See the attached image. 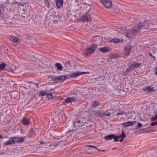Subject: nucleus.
Segmentation results:
<instances>
[{
  "label": "nucleus",
  "mask_w": 157,
  "mask_h": 157,
  "mask_svg": "<svg viewBox=\"0 0 157 157\" xmlns=\"http://www.w3.org/2000/svg\"><path fill=\"white\" fill-rule=\"evenodd\" d=\"M157 19L155 18L144 21V23H140L138 24L140 31L146 29L150 32H155L157 31Z\"/></svg>",
  "instance_id": "1"
},
{
  "label": "nucleus",
  "mask_w": 157,
  "mask_h": 157,
  "mask_svg": "<svg viewBox=\"0 0 157 157\" xmlns=\"http://www.w3.org/2000/svg\"><path fill=\"white\" fill-rule=\"evenodd\" d=\"M119 30V33H123L126 37L129 38L133 37L140 32L138 25L134 28L130 29L128 31H127L126 28L125 27H122Z\"/></svg>",
  "instance_id": "2"
},
{
  "label": "nucleus",
  "mask_w": 157,
  "mask_h": 157,
  "mask_svg": "<svg viewBox=\"0 0 157 157\" xmlns=\"http://www.w3.org/2000/svg\"><path fill=\"white\" fill-rule=\"evenodd\" d=\"M27 136L18 137L14 136L13 137H10L9 139L5 142V144L6 145L15 144L16 143L21 144L25 141V138Z\"/></svg>",
  "instance_id": "3"
},
{
  "label": "nucleus",
  "mask_w": 157,
  "mask_h": 157,
  "mask_svg": "<svg viewBox=\"0 0 157 157\" xmlns=\"http://www.w3.org/2000/svg\"><path fill=\"white\" fill-rule=\"evenodd\" d=\"M86 72H75L72 73L70 75H62L57 77L58 82H61L64 80L68 78H71L77 77L80 76L81 75L86 74Z\"/></svg>",
  "instance_id": "4"
},
{
  "label": "nucleus",
  "mask_w": 157,
  "mask_h": 157,
  "mask_svg": "<svg viewBox=\"0 0 157 157\" xmlns=\"http://www.w3.org/2000/svg\"><path fill=\"white\" fill-rule=\"evenodd\" d=\"M98 44L97 42H96L95 44H92L91 46L86 50L85 55L88 56L92 54L94 52L96 49L97 48Z\"/></svg>",
  "instance_id": "5"
},
{
  "label": "nucleus",
  "mask_w": 157,
  "mask_h": 157,
  "mask_svg": "<svg viewBox=\"0 0 157 157\" xmlns=\"http://www.w3.org/2000/svg\"><path fill=\"white\" fill-rule=\"evenodd\" d=\"M77 96L75 94H73V97L67 98L66 99L63 101V103L66 104L67 103H70L75 101H78L79 100L78 98H77Z\"/></svg>",
  "instance_id": "6"
},
{
  "label": "nucleus",
  "mask_w": 157,
  "mask_h": 157,
  "mask_svg": "<svg viewBox=\"0 0 157 157\" xmlns=\"http://www.w3.org/2000/svg\"><path fill=\"white\" fill-rule=\"evenodd\" d=\"M11 44L14 46H17L19 43V39L14 36H11L9 38Z\"/></svg>",
  "instance_id": "7"
},
{
  "label": "nucleus",
  "mask_w": 157,
  "mask_h": 157,
  "mask_svg": "<svg viewBox=\"0 0 157 157\" xmlns=\"http://www.w3.org/2000/svg\"><path fill=\"white\" fill-rule=\"evenodd\" d=\"M101 2L106 8H109L112 6V2L110 0H101Z\"/></svg>",
  "instance_id": "8"
},
{
  "label": "nucleus",
  "mask_w": 157,
  "mask_h": 157,
  "mask_svg": "<svg viewBox=\"0 0 157 157\" xmlns=\"http://www.w3.org/2000/svg\"><path fill=\"white\" fill-rule=\"evenodd\" d=\"M92 16L89 13H86L84 14L82 17V21H90L91 20Z\"/></svg>",
  "instance_id": "9"
},
{
  "label": "nucleus",
  "mask_w": 157,
  "mask_h": 157,
  "mask_svg": "<svg viewBox=\"0 0 157 157\" xmlns=\"http://www.w3.org/2000/svg\"><path fill=\"white\" fill-rule=\"evenodd\" d=\"M105 139L106 140H111L112 139H114V141L117 142L118 141V140L117 139V138L116 137V136L113 134H111L104 137Z\"/></svg>",
  "instance_id": "10"
},
{
  "label": "nucleus",
  "mask_w": 157,
  "mask_h": 157,
  "mask_svg": "<svg viewBox=\"0 0 157 157\" xmlns=\"http://www.w3.org/2000/svg\"><path fill=\"white\" fill-rule=\"evenodd\" d=\"M84 123L82 121L80 120H78L77 121H74L73 122V125L76 128H78L81 127L83 126Z\"/></svg>",
  "instance_id": "11"
},
{
  "label": "nucleus",
  "mask_w": 157,
  "mask_h": 157,
  "mask_svg": "<svg viewBox=\"0 0 157 157\" xmlns=\"http://www.w3.org/2000/svg\"><path fill=\"white\" fill-rule=\"evenodd\" d=\"M56 3L57 8H61L63 6V0H55Z\"/></svg>",
  "instance_id": "12"
},
{
  "label": "nucleus",
  "mask_w": 157,
  "mask_h": 157,
  "mask_svg": "<svg viewBox=\"0 0 157 157\" xmlns=\"http://www.w3.org/2000/svg\"><path fill=\"white\" fill-rule=\"evenodd\" d=\"M132 47L130 45H127L124 48L125 52L127 54V56H129L130 54V51Z\"/></svg>",
  "instance_id": "13"
},
{
  "label": "nucleus",
  "mask_w": 157,
  "mask_h": 157,
  "mask_svg": "<svg viewBox=\"0 0 157 157\" xmlns=\"http://www.w3.org/2000/svg\"><path fill=\"white\" fill-rule=\"evenodd\" d=\"M99 116L100 117H103L104 116H108L110 115V113L107 111L105 112L104 111H101L99 112Z\"/></svg>",
  "instance_id": "14"
},
{
  "label": "nucleus",
  "mask_w": 157,
  "mask_h": 157,
  "mask_svg": "<svg viewBox=\"0 0 157 157\" xmlns=\"http://www.w3.org/2000/svg\"><path fill=\"white\" fill-rule=\"evenodd\" d=\"M126 135L124 133V131L123 130L122 131V133L121 135L118 136H116V138H117V139L118 140V138H121L119 140V141L120 142H121L124 140V138L126 137Z\"/></svg>",
  "instance_id": "15"
},
{
  "label": "nucleus",
  "mask_w": 157,
  "mask_h": 157,
  "mask_svg": "<svg viewBox=\"0 0 157 157\" xmlns=\"http://www.w3.org/2000/svg\"><path fill=\"white\" fill-rule=\"evenodd\" d=\"M97 50L103 53L108 52L109 51L108 48L105 47L98 48H97Z\"/></svg>",
  "instance_id": "16"
},
{
  "label": "nucleus",
  "mask_w": 157,
  "mask_h": 157,
  "mask_svg": "<svg viewBox=\"0 0 157 157\" xmlns=\"http://www.w3.org/2000/svg\"><path fill=\"white\" fill-rule=\"evenodd\" d=\"M100 105H101V104L100 102L96 100H94L92 102L91 105V106L95 108Z\"/></svg>",
  "instance_id": "17"
},
{
  "label": "nucleus",
  "mask_w": 157,
  "mask_h": 157,
  "mask_svg": "<svg viewBox=\"0 0 157 157\" xmlns=\"http://www.w3.org/2000/svg\"><path fill=\"white\" fill-rule=\"evenodd\" d=\"M20 148H11V151L10 152H12V151H13L14 152L17 154L20 153L21 152Z\"/></svg>",
  "instance_id": "18"
},
{
  "label": "nucleus",
  "mask_w": 157,
  "mask_h": 157,
  "mask_svg": "<svg viewBox=\"0 0 157 157\" xmlns=\"http://www.w3.org/2000/svg\"><path fill=\"white\" fill-rule=\"evenodd\" d=\"M55 66L57 67V70L58 71H61L63 70V66L60 63H56L55 64Z\"/></svg>",
  "instance_id": "19"
},
{
  "label": "nucleus",
  "mask_w": 157,
  "mask_h": 157,
  "mask_svg": "<svg viewBox=\"0 0 157 157\" xmlns=\"http://www.w3.org/2000/svg\"><path fill=\"white\" fill-rule=\"evenodd\" d=\"M109 42H113L114 43H119L122 42V41L117 38H114L110 40Z\"/></svg>",
  "instance_id": "20"
},
{
  "label": "nucleus",
  "mask_w": 157,
  "mask_h": 157,
  "mask_svg": "<svg viewBox=\"0 0 157 157\" xmlns=\"http://www.w3.org/2000/svg\"><path fill=\"white\" fill-rule=\"evenodd\" d=\"M140 63H139L136 62H135L132 64L131 65V67H132V69L133 70L135 68L138 67L140 66Z\"/></svg>",
  "instance_id": "21"
},
{
  "label": "nucleus",
  "mask_w": 157,
  "mask_h": 157,
  "mask_svg": "<svg viewBox=\"0 0 157 157\" xmlns=\"http://www.w3.org/2000/svg\"><path fill=\"white\" fill-rule=\"evenodd\" d=\"M48 78H51V81H53L56 83L58 82L57 77L55 76H49Z\"/></svg>",
  "instance_id": "22"
},
{
  "label": "nucleus",
  "mask_w": 157,
  "mask_h": 157,
  "mask_svg": "<svg viewBox=\"0 0 157 157\" xmlns=\"http://www.w3.org/2000/svg\"><path fill=\"white\" fill-rule=\"evenodd\" d=\"M7 50H7H6V49H5L3 46H1L0 47V53H6V51Z\"/></svg>",
  "instance_id": "23"
},
{
  "label": "nucleus",
  "mask_w": 157,
  "mask_h": 157,
  "mask_svg": "<svg viewBox=\"0 0 157 157\" xmlns=\"http://www.w3.org/2000/svg\"><path fill=\"white\" fill-rule=\"evenodd\" d=\"M6 65V64L4 62H2L1 64H0V69L1 70L4 69L5 66Z\"/></svg>",
  "instance_id": "24"
},
{
  "label": "nucleus",
  "mask_w": 157,
  "mask_h": 157,
  "mask_svg": "<svg viewBox=\"0 0 157 157\" xmlns=\"http://www.w3.org/2000/svg\"><path fill=\"white\" fill-rule=\"evenodd\" d=\"M147 92H153L154 91V90L153 88H151L150 86H147Z\"/></svg>",
  "instance_id": "25"
},
{
  "label": "nucleus",
  "mask_w": 157,
  "mask_h": 157,
  "mask_svg": "<svg viewBox=\"0 0 157 157\" xmlns=\"http://www.w3.org/2000/svg\"><path fill=\"white\" fill-rule=\"evenodd\" d=\"M22 122L23 124L24 125H27L29 123V121L28 119H23L22 120Z\"/></svg>",
  "instance_id": "26"
},
{
  "label": "nucleus",
  "mask_w": 157,
  "mask_h": 157,
  "mask_svg": "<svg viewBox=\"0 0 157 157\" xmlns=\"http://www.w3.org/2000/svg\"><path fill=\"white\" fill-rule=\"evenodd\" d=\"M151 121H153L155 120H157V115H155L154 117L151 118Z\"/></svg>",
  "instance_id": "27"
},
{
  "label": "nucleus",
  "mask_w": 157,
  "mask_h": 157,
  "mask_svg": "<svg viewBox=\"0 0 157 157\" xmlns=\"http://www.w3.org/2000/svg\"><path fill=\"white\" fill-rule=\"evenodd\" d=\"M122 125L124 127H128L130 126V124L129 123V122H127L124 123H123L122 124Z\"/></svg>",
  "instance_id": "28"
},
{
  "label": "nucleus",
  "mask_w": 157,
  "mask_h": 157,
  "mask_svg": "<svg viewBox=\"0 0 157 157\" xmlns=\"http://www.w3.org/2000/svg\"><path fill=\"white\" fill-rule=\"evenodd\" d=\"M46 93V92L45 91L42 90L40 92V95L41 96H42L45 95Z\"/></svg>",
  "instance_id": "29"
},
{
  "label": "nucleus",
  "mask_w": 157,
  "mask_h": 157,
  "mask_svg": "<svg viewBox=\"0 0 157 157\" xmlns=\"http://www.w3.org/2000/svg\"><path fill=\"white\" fill-rule=\"evenodd\" d=\"M47 96L49 98H50V99H52L53 98V96L52 94H48L47 95Z\"/></svg>",
  "instance_id": "30"
},
{
  "label": "nucleus",
  "mask_w": 157,
  "mask_h": 157,
  "mask_svg": "<svg viewBox=\"0 0 157 157\" xmlns=\"http://www.w3.org/2000/svg\"><path fill=\"white\" fill-rule=\"evenodd\" d=\"M45 5H46L47 7L48 8H50V4L49 3V2L48 0L46 2H45Z\"/></svg>",
  "instance_id": "31"
},
{
  "label": "nucleus",
  "mask_w": 157,
  "mask_h": 157,
  "mask_svg": "<svg viewBox=\"0 0 157 157\" xmlns=\"http://www.w3.org/2000/svg\"><path fill=\"white\" fill-rule=\"evenodd\" d=\"M130 124V126L132 125H133L135 124L136 123V121H131V122H128Z\"/></svg>",
  "instance_id": "32"
},
{
  "label": "nucleus",
  "mask_w": 157,
  "mask_h": 157,
  "mask_svg": "<svg viewBox=\"0 0 157 157\" xmlns=\"http://www.w3.org/2000/svg\"><path fill=\"white\" fill-rule=\"evenodd\" d=\"M107 63L108 64H112V63L111 61V59H107V60L106 62V63Z\"/></svg>",
  "instance_id": "33"
},
{
  "label": "nucleus",
  "mask_w": 157,
  "mask_h": 157,
  "mask_svg": "<svg viewBox=\"0 0 157 157\" xmlns=\"http://www.w3.org/2000/svg\"><path fill=\"white\" fill-rule=\"evenodd\" d=\"M4 9L3 8L0 6V14L2 13L3 12Z\"/></svg>",
  "instance_id": "34"
},
{
  "label": "nucleus",
  "mask_w": 157,
  "mask_h": 157,
  "mask_svg": "<svg viewBox=\"0 0 157 157\" xmlns=\"http://www.w3.org/2000/svg\"><path fill=\"white\" fill-rule=\"evenodd\" d=\"M132 69V67H131V66H130V67H129L126 70V72H129V71H131V70Z\"/></svg>",
  "instance_id": "35"
},
{
  "label": "nucleus",
  "mask_w": 157,
  "mask_h": 157,
  "mask_svg": "<svg viewBox=\"0 0 157 157\" xmlns=\"http://www.w3.org/2000/svg\"><path fill=\"white\" fill-rule=\"evenodd\" d=\"M124 113L123 112V111H121L120 112H119L117 113L116 115H122Z\"/></svg>",
  "instance_id": "36"
},
{
  "label": "nucleus",
  "mask_w": 157,
  "mask_h": 157,
  "mask_svg": "<svg viewBox=\"0 0 157 157\" xmlns=\"http://www.w3.org/2000/svg\"><path fill=\"white\" fill-rule=\"evenodd\" d=\"M151 126H154L155 125H157V121L151 123Z\"/></svg>",
  "instance_id": "37"
},
{
  "label": "nucleus",
  "mask_w": 157,
  "mask_h": 157,
  "mask_svg": "<svg viewBox=\"0 0 157 157\" xmlns=\"http://www.w3.org/2000/svg\"><path fill=\"white\" fill-rule=\"evenodd\" d=\"M6 153V152L4 151H2V150H0V155L1 154H5Z\"/></svg>",
  "instance_id": "38"
},
{
  "label": "nucleus",
  "mask_w": 157,
  "mask_h": 157,
  "mask_svg": "<svg viewBox=\"0 0 157 157\" xmlns=\"http://www.w3.org/2000/svg\"><path fill=\"white\" fill-rule=\"evenodd\" d=\"M142 126V124H141L138 123V125L137 126V128H139L140 127Z\"/></svg>",
  "instance_id": "39"
},
{
  "label": "nucleus",
  "mask_w": 157,
  "mask_h": 157,
  "mask_svg": "<svg viewBox=\"0 0 157 157\" xmlns=\"http://www.w3.org/2000/svg\"><path fill=\"white\" fill-rule=\"evenodd\" d=\"M85 147H96L95 146H91V145H86L85 146Z\"/></svg>",
  "instance_id": "40"
},
{
  "label": "nucleus",
  "mask_w": 157,
  "mask_h": 157,
  "mask_svg": "<svg viewBox=\"0 0 157 157\" xmlns=\"http://www.w3.org/2000/svg\"><path fill=\"white\" fill-rule=\"evenodd\" d=\"M60 137L61 136H55L54 137V138H56L57 139H59L60 138Z\"/></svg>",
  "instance_id": "41"
},
{
  "label": "nucleus",
  "mask_w": 157,
  "mask_h": 157,
  "mask_svg": "<svg viewBox=\"0 0 157 157\" xmlns=\"http://www.w3.org/2000/svg\"><path fill=\"white\" fill-rule=\"evenodd\" d=\"M25 4V3H23V4H22V2H21V3L19 2L18 3V5L19 6H24V5Z\"/></svg>",
  "instance_id": "42"
},
{
  "label": "nucleus",
  "mask_w": 157,
  "mask_h": 157,
  "mask_svg": "<svg viewBox=\"0 0 157 157\" xmlns=\"http://www.w3.org/2000/svg\"><path fill=\"white\" fill-rule=\"evenodd\" d=\"M98 40H99V38L98 37H95L94 38V40H95L96 41Z\"/></svg>",
  "instance_id": "43"
},
{
  "label": "nucleus",
  "mask_w": 157,
  "mask_h": 157,
  "mask_svg": "<svg viewBox=\"0 0 157 157\" xmlns=\"http://www.w3.org/2000/svg\"><path fill=\"white\" fill-rule=\"evenodd\" d=\"M149 56H151V57H152V58H153L154 59H155V57L154 56H153L152 55V54H151V53H149Z\"/></svg>",
  "instance_id": "44"
},
{
  "label": "nucleus",
  "mask_w": 157,
  "mask_h": 157,
  "mask_svg": "<svg viewBox=\"0 0 157 157\" xmlns=\"http://www.w3.org/2000/svg\"><path fill=\"white\" fill-rule=\"evenodd\" d=\"M58 144H57V143H56V144H53V146H55V147H57L58 146Z\"/></svg>",
  "instance_id": "45"
},
{
  "label": "nucleus",
  "mask_w": 157,
  "mask_h": 157,
  "mask_svg": "<svg viewBox=\"0 0 157 157\" xmlns=\"http://www.w3.org/2000/svg\"><path fill=\"white\" fill-rule=\"evenodd\" d=\"M147 89V87L146 88H143L142 89L144 91H145V90H146V92H147V89Z\"/></svg>",
  "instance_id": "46"
},
{
  "label": "nucleus",
  "mask_w": 157,
  "mask_h": 157,
  "mask_svg": "<svg viewBox=\"0 0 157 157\" xmlns=\"http://www.w3.org/2000/svg\"><path fill=\"white\" fill-rule=\"evenodd\" d=\"M3 138L2 136L0 134V140H2Z\"/></svg>",
  "instance_id": "47"
},
{
  "label": "nucleus",
  "mask_w": 157,
  "mask_h": 157,
  "mask_svg": "<svg viewBox=\"0 0 157 157\" xmlns=\"http://www.w3.org/2000/svg\"><path fill=\"white\" fill-rule=\"evenodd\" d=\"M19 2H17V1H15L14 2H13V4H18V3Z\"/></svg>",
  "instance_id": "48"
},
{
  "label": "nucleus",
  "mask_w": 157,
  "mask_h": 157,
  "mask_svg": "<svg viewBox=\"0 0 157 157\" xmlns=\"http://www.w3.org/2000/svg\"><path fill=\"white\" fill-rule=\"evenodd\" d=\"M10 69L11 71V72H13L14 71V70H15V69H13L12 68H10Z\"/></svg>",
  "instance_id": "49"
},
{
  "label": "nucleus",
  "mask_w": 157,
  "mask_h": 157,
  "mask_svg": "<svg viewBox=\"0 0 157 157\" xmlns=\"http://www.w3.org/2000/svg\"><path fill=\"white\" fill-rule=\"evenodd\" d=\"M40 143L41 144H45L46 143L44 142H40Z\"/></svg>",
  "instance_id": "50"
},
{
  "label": "nucleus",
  "mask_w": 157,
  "mask_h": 157,
  "mask_svg": "<svg viewBox=\"0 0 157 157\" xmlns=\"http://www.w3.org/2000/svg\"><path fill=\"white\" fill-rule=\"evenodd\" d=\"M155 71V74L156 75H157V67H156V68Z\"/></svg>",
  "instance_id": "51"
},
{
  "label": "nucleus",
  "mask_w": 157,
  "mask_h": 157,
  "mask_svg": "<svg viewBox=\"0 0 157 157\" xmlns=\"http://www.w3.org/2000/svg\"><path fill=\"white\" fill-rule=\"evenodd\" d=\"M27 82L28 83H33L32 82V81H28Z\"/></svg>",
  "instance_id": "52"
},
{
  "label": "nucleus",
  "mask_w": 157,
  "mask_h": 157,
  "mask_svg": "<svg viewBox=\"0 0 157 157\" xmlns=\"http://www.w3.org/2000/svg\"><path fill=\"white\" fill-rule=\"evenodd\" d=\"M3 115V113H2L0 112V117L2 116Z\"/></svg>",
  "instance_id": "53"
},
{
  "label": "nucleus",
  "mask_w": 157,
  "mask_h": 157,
  "mask_svg": "<svg viewBox=\"0 0 157 157\" xmlns=\"http://www.w3.org/2000/svg\"><path fill=\"white\" fill-rule=\"evenodd\" d=\"M101 76L100 75H99V76H98V77L97 78H101Z\"/></svg>",
  "instance_id": "54"
},
{
  "label": "nucleus",
  "mask_w": 157,
  "mask_h": 157,
  "mask_svg": "<svg viewBox=\"0 0 157 157\" xmlns=\"http://www.w3.org/2000/svg\"><path fill=\"white\" fill-rule=\"evenodd\" d=\"M35 85H36V86H38L39 85L38 84V83H34Z\"/></svg>",
  "instance_id": "55"
},
{
  "label": "nucleus",
  "mask_w": 157,
  "mask_h": 157,
  "mask_svg": "<svg viewBox=\"0 0 157 157\" xmlns=\"http://www.w3.org/2000/svg\"><path fill=\"white\" fill-rule=\"evenodd\" d=\"M70 61H69L67 62V64H70Z\"/></svg>",
  "instance_id": "56"
},
{
  "label": "nucleus",
  "mask_w": 157,
  "mask_h": 157,
  "mask_svg": "<svg viewBox=\"0 0 157 157\" xmlns=\"http://www.w3.org/2000/svg\"><path fill=\"white\" fill-rule=\"evenodd\" d=\"M32 60H35L34 59V58H35L33 56V57Z\"/></svg>",
  "instance_id": "57"
},
{
  "label": "nucleus",
  "mask_w": 157,
  "mask_h": 157,
  "mask_svg": "<svg viewBox=\"0 0 157 157\" xmlns=\"http://www.w3.org/2000/svg\"><path fill=\"white\" fill-rule=\"evenodd\" d=\"M95 148V149H97V150H99V151H101V150H98V149H97V148H96V147H95V148Z\"/></svg>",
  "instance_id": "58"
},
{
  "label": "nucleus",
  "mask_w": 157,
  "mask_h": 157,
  "mask_svg": "<svg viewBox=\"0 0 157 157\" xmlns=\"http://www.w3.org/2000/svg\"><path fill=\"white\" fill-rule=\"evenodd\" d=\"M116 148H113V149H114Z\"/></svg>",
  "instance_id": "59"
},
{
  "label": "nucleus",
  "mask_w": 157,
  "mask_h": 157,
  "mask_svg": "<svg viewBox=\"0 0 157 157\" xmlns=\"http://www.w3.org/2000/svg\"><path fill=\"white\" fill-rule=\"evenodd\" d=\"M101 151H105V150H101Z\"/></svg>",
  "instance_id": "60"
},
{
  "label": "nucleus",
  "mask_w": 157,
  "mask_h": 157,
  "mask_svg": "<svg viewBox=\"0 0 157 157\" xmlns=\"http://www.w3.org/2000/svg\"><path fill=\"white\" fill-rule=\"evenodd\" d=\"M147 125V124H146V125H145V126H146ZM144 126H145V125H144Z\"/></svg>",
  "instance_id": "61"
},
{
  "label": "nucleus",
  "mask_w": 157,
  "mask_h": 157,
  "mask_svg": "<svg viewBox=\"0 0 157 157\" xmlns=\"http://www.w3.org/2000/svg\"><path fill=\"white\" fill-rule=\"evenodd\" d=\"M125 74L124 75H127V74Z\"/></svg>",
  "instance_id": "62"
}]
</instances>
